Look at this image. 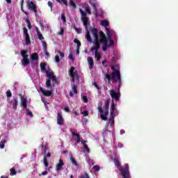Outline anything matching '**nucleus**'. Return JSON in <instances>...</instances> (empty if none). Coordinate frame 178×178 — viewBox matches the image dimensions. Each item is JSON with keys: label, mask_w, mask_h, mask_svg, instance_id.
Wrapping results in <instances>:
<instances>
[{"label": "nucleus", "mask_w": 178, "mask_h": 178, "mask_svg": "<svg viewBox=\"0 0 178 178\" xmlns=\"http://www.w3.org/2000/svg\"><path fill=\"white\" fill-rule=\"evenodd\" d=\"M111 70L113 72L111 74H106V79L108 83L111 84V80L113 83H118V87L120 88L122 86V76L120 75V71L116 70V65L111 66Z\"/></svg>", "instance_id": "1"}, {"label": "nucleus", "mask_w": 178, "mask_h": 178, "mask_svg": "<svg viewBox=\"0 0 178 178\" xmlns=\"http://www.w3.org/2000/svg\"><path fill=\"white\" fill-rule=\"evenodd\" d=\"M115 165L120 170L123 178H131L130 177V170H129V164H125L124 168L120 166V161L117 158L114 159Z\"/></svg>", "instance_id": "2"}, {"label": "nucleus", "mask_w": 178, "mask_h": 178, "mask_svg": "<svg viewBox=\"0 0 178 178\" xmlns=\"http://www.w3.org/2000/svg\"><path fill=\"white\" fill-rule=\"evenodd\" d=\"M79 12L81 15V20L83 23V26L86 30L88 29V17H87L88 15H91V10H90V7L86 6L85 7V11L83 9L80 8Z\"/></svg>", "instance_id": "3"}, {"label": "nucleus", "mask_w": 178, "mask_h": 178, "mask_svg": "<svg viewBox=\"0 0 178 178\" xmlns=\"http://www.w3.org/2000/svg\"><path fill=\"white\" fill-rule=\"evenodd\" d=\"M19 97H20V99L22 100V104L24 109H26V115L27 116H30V118H33V112L30 111V109L27 108V99L24 97L22 94L19 95Z\"/></svg>", "instance_id": "4"}, {"label": "nucleus", "mask_w": 178, "mask_h": 178, "mask_svg": "<svg viewBox=\"0 0 178 178\" xmlns=\"http://www.w3.org/2000/svg\"><path fill=\"white\" fill-rule=\"evenodd\" d=\"M110 115L113 117H116L117 115H119V111H118V108H116V104H115V102L113 100L111 104V111Z\"/></svg>", "instance_id": "5"}, {"label": "nucleus", "mask_w": 178, "mask_h": 178, "mask_svg": "<svg viewBox=\"0 0 178 178\" xmlns=\"http://www.w3.org/2000/svg\"><path fill=\"white\" fill-rule=\"evenodd\" d=\"M91 33L94 37L93 44H101L99 37L98 36V29L93 28L91 29Z\"/></svg>", "instance_id": "6"}, {"label": "nucleus", "mask_w": 178, "mask_h": 178, "mask_svg": "<svg viewBox=\"0 0 178 178\" xmlns=\"http://www.w3.org/2000/svg\"><path fill=\"white\" fill-rule=\"evenodd\" d=\"M10 105L12 106L13 111L17 109V105L19 104L17 97H13V99L9 102Z\"/></svg>", "instance_id": "7"}, {"label": "nucleus", "mask_w": 178, "mask_h": 178, "mask_svg": "<svg viewBox=\"0 0 178 178\" xmlns=\"http://www.w3.org/2000/svg\"><path fill=\"white\" fill-rule=\"evenodd\" d=\"M65 120L63 119V115H62V113L60 111H58L57 113V124H59V126L63 125V122Z\"/></svg>", "instance_id": "8"}, {"label": "nucleus", "mask_w": 178, "mask_h": 178, "mask_svg": "<svg viewBox=\"0 0 178 178\" xmlns=\"http://www.w3.org/2000/svg\"><path fill=\"white\" fill-rule=\"evenodd\" d=\"M110 95H111L112 99H115L116 102H118V101H119V95L118 94V92H116V91H115L113 90H111Z\"/></svg>", "instance_id": "9"}, {"label": "nucleus", "mask_w": 178, "mask_h": 178, "mask_svg": "<svg viewBox=\"0 0 178 178\" xmlns=\"http://www.w3.org/2000/svg\"><path fill=\"white\" fill-rule=\"evenodd\" d=\"M28 9H29V10H33L34 13H37V6H35V3L33 1H31L28 5Z\"/></svg>", "instance_id": "10"}, {"label": "nucleus", "mask_w": 178, "mask_h": 178, "mask_svg": "<svg viewBox=\"0 0 178 178\" xmlns=\"http://www.w3.org/2000/svg\"><path fill=\"white\" fill-rule=\"evenodd\" d=\"M65 166V163L63 162V160L60 159L59 163L56 165V170L57 172H60L62 170V167Z\"/></svg>", "instance_id": "11"}, {"label": "nucleus", "mask_w": 178, "mask_h": 178, "mask_svg": "<svg viewBox=\"0 0 178 178\" xmlns=\"http://www.w3.org/2000/svg\"><path fill=\"white\" fill-rule=\"evenodd\" d=\"M74 44H76V55H79L80 54V47H81V42L79 39L75 38L74 40Z\"/></svg>", "instance_id": "12"}, {"label": "nucleus", "mask_w": 178, "mask_h": 178, "mask_svg": "<svg viewBox=\"0 0 178 178\" xmlns=\"http://www.w3.org/2000/svg\"><path fill=\"white\" fill-rule=\"evenodd\" d=\"M69 76L72 79V81H74L76 79V72H74V67H71L69 71Z\"/></svg>", "instance_id": "13"}, {"label": "nucleus", "mask_w": 178, "mask_h": 178, "mask_svg": "<svg viewBox=\"0 0 178 178\" xmlns=\"http://www.w3.org/2000/svg\"><path fill=\"white\" fill-rule=\"evenodd\" d=\"M99 35H100V41H99L100 43L108 42V39L106 38L105 33H104V31H101L99 32Z\"/></svg>", "instance_id": "14"}, {"label": "nucleus", "mask_w": 178, "mask_h": 178, "mask_svg": "<svg viewBox=\"0 0 178 178\" xmlns=\"http://www.w3.org/2000/svg\"><path fill=\"white\" fill-rule=\"evenodd\" d=\"M40 90L45 97H51L52 95V91L51 90H45L42 88H40Z\"/></svg>", "instance_id": "15"}, {"label": "nucleus", "mask_w": 178, "mask_h": 178, "mask_svg": "<svg viewBox=\"0 0 178 178\" xmlns=\"http://www.w3.org/2000/svg\"><path fill=\"white\" fill-rule=\"evenodd\" d=\"M88 63L89 65L90 70H92V68L94 67V59H92V57L88 58Z\"/></svg>", "instance_id": "16"}, {"label": "nucleus", "mask_w": 178, "mask_h": 178, "mask_svg": "<svg viewBox=\"0 0 178 178\" xmlns=\"http://www.w3.org/2000/svg\"><path fill=\"white\" fill-rule=\"evenodd\" d=\"M94 47L90 48V51H95V52H98L99 51V48H101V43H93Z\"/></svg>", "instance_id": "17"}, {"label": "nucleus", "mask_w": 178, "mask_h": 178, "mask_svg": "<svg viewBox=\"0 0 178 178\" xmlns=\"http://www.w3.org/2000/svg\"><path fill=\"white\" fill-rule=\"evenodd\" d=\"M21 63L24 67L29 66V65H30V60L29 59V58H22L21 60Z\"/></svg>", "instance_id": "18"}, {"label": "nucleus", "mask_w": 178, "mask_h": 178, "mask_svg": "<svg viewBox=\"0 0 178 178\" xmlns=\"http://www.w3.org/2000/svg\"><path fill=\"white\" fill-rule=\"evenodd\" d=\"M81 143L83 145L85 151L87 152L88 154H90V148L88 147V145H87V141L81 140Z\"/></svg>", "instance_id": "19"}, {"label": "nucleus", "mask_w": 178, "mask_h": 178, "mask_svg": "<svg viewBox=\"0 0 178 178\" xmlns=\"http://www.w3.org/2000/svg\"><path fill=\"white\" fill-rule=\"evenodd\" d=\"M72 137H76L77 143H80V141H84L80 138V134H77V132L72 131Z\"/></svg>", "instance_id": "20"}, {"label": "nucleus", "mask_w": 178, "mask_h": 178, "mask_svg": "<svg viewBox=\"0 0 178 178\" xmlns=\"http://www.w3.org/2000/svg\"><path fill=\"white\" fill-rule=\"evenodd\" d=\"M86 40H87V41H88V42H90V43L92 42V38H91V35L90 34V32H89V31H87V32H86Z\"/></svg>", "instance_id": "21"}, {"label": "nucleus", "mask_w": 178, "mask_h": 178, "mask_svg": "<svg viewBox=\"0 0 178 178\" xmlns=\"http://www.w3.org/2000/svg\"><path fill=\"white\" fill-rule=\"evenodd\" d=\"M40 69H41V72H47L48 70H47V63H41Z\"/></svg>", "instance_id": "22"}, {"label": "nucleus", "mask_w": 178, "mask_h": 178, "mask_svg": "<svg viewBox=\"0 0 178 178\" xmlns=\"http://www.w3.org/2000/svg\"><path fill=\"white\" fill-rule=\"evenodd\" d=\"M44 151L43 153L44 159H47V158H51V153L50 152L47 153V148H44Z\"/></svg>", "instance_id": "23"}, {"label": "nucleus", "mask_w": 178, "mask_h": 178, "mask_svg": "<svg viewBox=\"0 0 178 178\" xmlns=\"http://www.w3.org/2000/svg\"><path fill=\"white\" fill-rule=\"evenodd\" d=\"M106 31L108 40H111V38H112V33L111 32L109 28H106Z\"/></svg>", "instance_id": "24"}, {"label": "nucleus", "mask_w": 178, "mask_h": 178, "mask_svg": "<svg viewBox=\"0 0 178 178\" xmlns=\"http://www.w3.org/2000/svg\"><path fill=\"white\" fill-rule=\"evenodd\" d=\"M100 44H103L102 45V51L106 52L108 49V42H101Z\"/></svg>", "instance_id": "25"}, {"label": "nucleus", "mask_w": 178, "mask_h": 178, "mask_svg": "<svg viewBox=\"0 0 178 178\" xmlns=\"http://www.w3.org/2000/svg\"><path fill=\"white\" fill-rule=\"evenodd\" d=\"M95 58L98 62V61L101 60V58H102V56H101L99 52L95 51Z\"/></svg>", "instance_id": "26"}, {"label": "nucleus", "mask_w": 178, "mask_h": 178, "mask_svg": "<svg viewBox=\"0 0 178 178\" xmlns=\"http://www.w3.org/2000/svg\"><path fill=\"white\" fill-rule=\"evenodd\" d=\"M115 118L113 116H110V118H108V122L112 127V126H113V124H115Z\"/></svg>", "instance_id": "27"}, {"label": "nucleus", "mask_w": 178, "mask_h": 178, "mask_svg": "<svg viewBox=\"0 0 178 178\" xmlns=\"http://www.w3.org/2000/svg\"><path fill=\"white\" fill-rule=\"evenodd\" d=\"M31 58L32 60H38L39 56L38 54L34 53L31 55Z\"/></svg>", "instance_id": "28"}, {"label": "nucleus", "mask_w": 178, "mask_h": 178, "mask_svg": "<svg viewBox=\"0 0 178 178\" xmlns=\"http://www.w3.org/2000/svg\"><path fill=\"white\" fill-rule=\"evenodd\" d=\"M21 56H22L23 58H29V55H27V51L21 50Z\"/></svg>", "instance_id": "29"}, {"label": "nucleus", "mask_w": 178, "mask_h": 178, "mask_svg": "<svg viewBox=\"0 0 178 178\" xmlns=\"http://www.w3.org/2000/svg\"><path fill=\"white\" fill-rule=\"evenodd\" d=\"M102 26H104L105 29L108 28V26H109V22L108 20H103L101 22Z\"/></svg>", "instance_id": "30"}, {"label": "nucleus", "mask_w": 178, "mask_h": 178, "mask_svg": "<svg viewBox=\"0 0 178 178\" xmlns=\"http://www.w3.org/2000/svg\"><path fill=\"white\" fill-rule=\"evenodd\" d=\"M6 143V138L2 140L0 143V149H3L5 148V144Z\"/></svg>", "instance_id": "31"}, {"label": "nucleus", "mask_w": 178, "mask_h": 178, "mask_svg": "<svg viewBox=\"0 0 178 178\" xmlns=\"http://www.w3.org/2000/svg\"><path fill=\"white\" fill-rule=\"evenodd\" d=\"M24 4V0L20 1V5H21V10L24 13V15H29V13L26 11H24L23 10V5Z\"/></svg>", "instance_id": "32"}, {"label": "nucleus", "mask_w": 178, "mask_h": 178, "mask_svg": "<svg viewBox=\"0 0 178 178\" xmlns=\"http://www.w3.org/2000/svg\"><path fill=\"white\" fill-rule=\"evenodd\" d=\"M105 111H109V100H106L104 102Z\"/></svg>", "instance_id": "33"}, {"label": "nucleus", "mask_w": 178, "mask_h": 178, "mask_svg": "<svg viewBox=\"0 0 178 178\" xmlns=\"http://www.w3.org/2000/svg\"><path fill=\"white\" fill-rule=\"evenodd\" d=\"M25 22L26 23L27 27L29 30H31V22H30V20L27 18L25 19Z\"/></svg>", "instance_id": "34"}, {"label": "nucleus", "mask_w": 178, "mask_h": 178, "mask_svg": "<svg viewBox=\"0 0 178 178\" xmlns=\"http://www.w3.org/2000/svg\"><path fill=\"white\" fill-rule=\"evenodd\" d=\"M10 176H15L17 173V172L16 171V169L15 168L10 169Z\"/></svg>", "instance_id": "35"}, {"label": "nucleus", "mask_w": 178, "mask_h": 178, "mask_svg": "<svg viewBox=\"0 0 178 178\" xmlns=\"http://www.w3.org/2000/svg\"><path fill=\"white\" fill-rule=\"evenodd\" d=\"M70 160L71 161V162H72V163H73V165H74L75 166H77V161H76V159H74V157L73 156H71L70 158Z\"/></svg>", "instance_id": "36"}, {"label": "nucleus", "mask_w": 178, "mask_h": 178, "mask_svg": "<svg viewBox=\"0 0 178 178\" xmlns=\"http://www.w3.org/2000/svg\"><path fill=\"white\" fill-rule=\"evenodd\" d=\"M25 42L27 45H29V44H31V41L30 40V35L25 36Z\"/></svg>", "instance_id": "37"}, {"label": "nucleus", "mask_w": 178, "mask_h": 178, "mask_svg": "<svg viewBox=\"0 0 178 178\" xmlns=\"http://www.w3.org/2000/svg\"><path fill=\"white\" fill-rule=\"evenodd\" d=\"M23 31H24V37H27V36L30 35H29V30L27 29V28L24 27L23 29Z\"/></svg>", "instance_id": "38"}, {"label": "nucleus", "mask_w": 178, "mask_h": 178, "mask_svg": "<svg viewBox=\"0 0 178 178\" xmlns=\"http://www.w3.org/2000/svg\"><path fill=\"white\" fill-rule=\"evenodd\" d=\"M56 2H58V3H62L63 2V3L65 5V6H67V1L66 0H56Z\"/></svg>", "instance_id": "39"}, {"label": "nucleus", "mask_w": 178, "mask_h": 178, "mask_svg": "<svg viewBox=\"0 0 178 178\" xmlns=\"http://www.w3.org/2000/svg\"><path fill=\"white\" fill-rule=\"evenodd\" d=\"M46 74H47V76L48 77V79H51L54 76V74H52L48 71H46Z\"/></svg>", "instance_id": "40"}, {"label": "nucleus", "mask_w": 178, "mask_h": 178, "mask_svg": "<svg viewBox=\"0 0 178 178\" xmlns=\"http://www.w3.org/2000/svg\"><path fill=\"white\" fill-rule=\"evenodd\" d=\"M70 6H72V8H74V9L77 8V6H76V3H74V1H73L72 0L70 1Z\"/></svg>", "instance_id": "41"}, {"label": "nucleus", "mask_w": 178, "mask_h": 178, "mask_svg": "<svg viewBox=\"0 0 178 178\" xmlns=\"http://www.w3.org/2000/svg\"><path fill=\"white\" fill-rule=\"evenodd\" d=\"M100 118L102 120H108V116L105 115L104 113L100 115Z\"/></svg>", "instance_id": "42"}, {"label": "nucleus", "mask_w": 178, "mask_h": 178, "mask_svg": "<svg viewBox=\"0 0 178 178\" xmlns=\"http://www.w3.org/2000/svg\"><path fill=\"white\" fill-rule=\"evenodd\" d=\"M79 178H90V175H88V173L85 172Z\"/></svg>", "instance_id": "43"}, {"label": "nucleus", "mask_w": 178, "mask_h": 178, "mask_svg": "<svg viewBox=\"0 0 178 178\" xmlns=\"http://www.w3.org/2000/svg\"><path fill=\"white\" fill-rule=\"evenodd\" d=\"M37 35L40 41H42V40H44V36H42V33H41V32H38Z\"/></svg>", "instance_id": "44"}, {"label": "nucleus", "mask_w": 178, "mask_h": 178, "mask_svg": "<svg viewBox=\"0 0 178 178\" xmlns=\"http://www.w3.org/2000/svg\"><path fill=\"white\" fill-rule=\"evenodd\" d=\"M46 86L47 88H51V79H47Z\"/></svg>", "instance_id": "45"}, {"label": "nucleus", "mask_w": 178, "mask_h": 178, "mask_svg": "<svg viewBox=\"0 0 178 178\" xmlns=\"http://www.w3.org/2000/svg\"><path fill=\"white\" fill-rule=\"evenodd\" d=\"M93 169L95 170V172H99L101 167H99V165H94Z\"/></svg>", "instance_id": "46"}, {"label": "nucleus", "mask_w": 178, "mask_h": 178, "mask_svg": "<svg viewBox=\"0 0 178 178\" xmlns=\"http://www.w3.org/2000/svg\"><path fill=\"white\" fill-rule=\"evenodd\" d=\"M115 42L112 40V38L108 39V45L109 47H113L114 45Z\"/></svg>", "instance_id": "47"}, {"label": "nucleus", "mask_w": 178, "mask_h": 178, "mask_svg": "<svg viewBox=\"0 0 178 178\" xmlns=\"http://www.w3.org/2000/svg\"><path fill=\"white\" fill-rule=\"evenodd\" d=\"M42 44L43 50L47 49L48 45L47 44V42L42 41Z\"/></svg>", "instance_id": "48"}, {"label": "nucleus", "mask_w": 178, "mask_h": 178, "mask_svg": "<svg viewBox=\"0 0 178 178\" xmlns=\"http://www.w3.org/2000/svg\"><path fill=\"white\" fill-rule=\"evenodd\" d=\"M72 91L74 94H77V86L74 85L72 87Z\"/></svg>", "instance_id": "49"}, {"label": "nucleus", "mask_w": 178, "mask_h": 178, "mask_svg": "<svg viewBox=\"0 0 178 178\" xmlns=\"http://www.w3.org/2000/svg\"><path fill=\"white\" fill-rule=\"evenodd\" d=\"M90 5L93 8L95 12H97V4L95 3H90Z\"/></svg>", "instance_id": "50"}, {"label": "nucleus", "mask_w": 178, "mask_h": 178, "mask_svg": "<svg viewBox=\"0 0 178 178\" xmlns=\"http://www.w3.org/2000/svg\"><path fill=\"white\" fill-rule=\"evenodd\" d=\"M61 20L64 22L66 23V16L65 15V14H62L61 15Z\"/></svg>", "instance_id": "51"}, {"label": "nucleus", "mask_w": 178, "mask_h": 178, "mask_svg": "<svg viewBox=\"0 0 178 178\" xmlns=\"http://www.w3.org/2000/svg\"><path fill=\"white\" fill-rule=\"evenodd\" d=\"M64 33H65V30L63 29V28H61L60 32L58 33V35H63Z\"/></svg>", "instance_id": "52"}, {"label": "nucleus", "mask_w": 178, "mask_h": 178, "mask_svg": "<svg viewBox=\"0 0 178 178\" xmlns=\"http://www.w3.org/2000/svg\"><path fill=\"white\" fill-rule=\"evenodd\" d=\"M43 162H44V166H46V168H48V165L49 164L48 163V161L47 160V159H43Z\"/></svg>", "instance_id": "53"}, {"label": "nucleus", "mask_w": 178, "mask_h": 178, "mask_svg": "<svg viewBox=\"0 0 178 178\" xmlns=\"http://www.w3.org/2000/svg\"><path fill=\"white\" fill-rule=\"evenodd\" d=\"M6 95H7L8 98H10V97H12V92H10V90H8L6 92Z\"/></svg>", "instance_id": "54"}, {"label": "nucleus", "mask_w": 178, "mask_h": 178, "mask_svg": "<svg viewBox=\"0 0 178 178\" xmlns=\"http://www.w3.org/2000/svg\"><path fill=\"white\" fill-rule=\"evenodd\" d=\"M55 60L57 63H59V62H60V58H59L58 56H56Z\"/></svg>", "instance_id": "55"}, {"label": "nucleus", "mask_w": 178, "mask_h": 178, "mask_svg": "<svg viewBox=\"0 0 178 178\" xmlns=\"http://www.w3.org/2000/svg\"><path fill=\"white\" fill-rule=\"evenodd\" d=\"M98 111L99 112V113H101V115L102 113H104V110L102 109V107H101V106L98 107Z\"/></svg>", "instance_id": "56"}, {"label": "nucleus", "mask_w": 178, "mask_h": 178, "mask_svg": "<svg viewBox=\"0 0 178 178\" xmlns=\"http://www.w3.org/2000/svg\"><path fill=\"white\" fill-rule=\"evenodd\" d=\"M43 54H44L46 56H49V53L47 51V49L43 50Z\"/></svg>", "instance_id": "57"}, {"label": "nucleus", "mask_w": 178, "mask_h": 178, "mask_svg": "<svg viewBox=\"0 0 178 178\" xmlns=\"http://www.w3.org/2000/svg\"><path fill=\"white\" fill-rule=\"evenodd\" d=\"M69 59H70L71 60H74V57H73V54H70L69 56H68Z\"/></svg>", "instance_id": "58"}, {"label": "nucleus", "mask_w": 178, "mask_h": 178, "mask_svg": "<svg viewBox=\"0 0 178 178\" xmlns=\"http://www.w3.org/2000/svg\"><path fill=\"white\" fill-rule=\"evenodd\" d=\"M106 62H107L106 60H104L102 63L104 67H106L108 66V65L106 64Z\"/></svg>", "instance_id": "59"}, {"label": "nucleus", "mask_w": 178, "mask_h": 178, "mask_svg": "<svg viewBox=\"0 0 178 178\" xmlns=\"http://www.w3.org/2000/svg\"><path fill=\"white\" fill-rule=\"evenodd\" d=\"M48 6H49L51 10H52V7L54 6V5L52 4V2L48 1Z\"/></svg>", "instance_id": "60"}, {"label": "nucleus", "mask_w": 178, "mask_h": 178, "mask_svg": "<svg viewBox=\"0 0 178 178\" xmlns=\"http://www.w3.org/2000/svg\"><path fill=\"white\" fill-rule=\"evenodd\" d=\"M83 99L86 104V102H88V99L87 98V96H83Z\"/></svg>", "instance_id": "61"}, {"label": "nucleus", "mask_w": 178, "mask_h": 178, "mask_svg": "<svg viewBox=\"0 0 178 178\" xmlns=\"http://www.w3.org/2000/svg\"><path fill=\"white\" fill-rule=\"evenodd\" d=\"M82 113L83 116H88V111H84Z\"/></svg>", "instance_id": "62"}, {"label": "nucleus", "mask_w": 178, "mask_h": 178, "mask_svg": "<svg viewBox=\"0 0 178 178\" xmlns=\"http://www.w3.org/2000/svg\"><path fill=\"white\" fill-rule=\"evenodd\" d=\"M52 81H55L56 83H58V79L55 77V75L51 78Z\"/></svg>", "instance_id": "63"}, {"label": "nucleus", "mask_w": 178, "mask_h": 178, "mask_svg": "<svg viewBox=\"0 0 178 178\" xmlns=\"http://www.w3.org/2000/svg\"><path fill=\"white\" fill-rule=\"evenodd\" d=\"M58 54H59L60 58H64L65 57V54L62 53L61 51H58Z\"/></svg>", "instance_id": "64"}]
</instances>
